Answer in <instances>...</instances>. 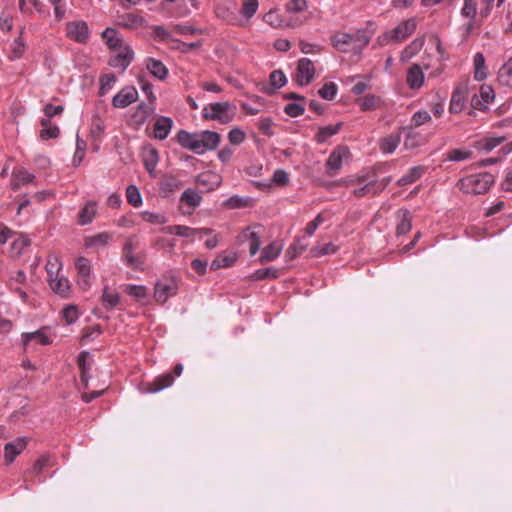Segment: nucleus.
I'll list each match as a JSON object with an SVG mask.
<instances>
[{"label": "nucleus", "instance_id": "412c9836", "mask_svg": "<svg viewBox=\"0 0 512 512\" xmlns=\"http://www.w3.org/2000/svg\"><path fill=\"white\" fill-rule=\"evenodd\" d=\"M196 182L198 185H201L207 188L208 191H211L220 186L221 177L215 172L206 171L197 176Z\"/></svg>", "mask_w": 512, "mask_h": 512}, {"label": "nucleus", "instance_id": "4c0bfd02", "mask_svg": "<svg viewBox=\"0 0 512 512\" xmlns=\"http://www.w3.org/2000/svg\"><path fill=\"white\" fill-rule=\"evenodd\" d=\"M399 222L397 224V235H404L412 228V220L408 210H400L398 214Z\"/></svg>", "mask_w": 512, "mask_h": 512}, {"label": "nucleus", "instance_id": "e2e57ef3", "mask_svg": "<svg viewBox=\"0 0 512 512\" xmlns=\"http://www.w3.org/2000/svg\"><path fill=\"white\" fill-rule=\"evenodd\" d=\"M147 118H148L147 106H146V104L141 103L138 105L137 110L132 115V119L137 125H142L145 123Z\"/></svg>", "mask_w": 512, "mask_h": 512}, {"label": "nucleus", "instance_id": "58836bf2", "mask_svg": "<svg viewBox=\"0 0 512 512\" xmlns=\"http://www.w3.org/2000/svg\"><path fill=\"white\" fill-rule=\"evenodd\" d=\"M400 141V134H390L381 140L380 149L383 153L391 154L396 150Z\"/></svg>", "mask_w": 512, "mask_h": 512}, {"label": "nucleus", "instance_id": "bb28decb", "mask_svg": "<svg viewBox=\"0 0 512 512\" xmlns=\"http://www.w3.org/2000/svg\"><path fill=\"white\" fill-rule=\"evenodd\" d=\"M283 249V245L279 242H272L268 246H266L261 256L259 257V261L261 264L267 263L269 261L275 260L281 253Z\"/></svg>", "mask_w": 512, "mask_h": 512}, {"label": "nucleus", "instance_id": "5701e85b", "mask_svg": "<svg viewBox=\"0 0 512 512\" xmlns=\"http://www.w3.org/2000/svg\"><path fill=\"white\" fill-rule=\"evenodd\" d=\"M146 68L155 78L159 80H165L168 76L167 67L160 60L155 58H148L146 60Z\"/></svg>", "mask_w": 512, "mask_h": 512}, {"label": "nucleus", "instance_id": "dca6fc26", "mask_svg": "<svg viewBox=\"0 0 512 512\" xmlns=\"http://www.w3.org/2000/svg\"><path fill=\"white\" fill-rule=\"evenodd\" d=\"M45 328L33 331V332H25L21 335V342L23 347L26 349L32 342L39 343L41 345H49L52 340L45 333Z\"/></svg>", "mask_w": 512, "mask_h": 512}, {"label": "nucleus", "instance_id": "de8ad7c7", "mask_svg": "<svg viewBox=\"0 0 512 512\" xmlns=\"http://www.w3.org/2000/svg\"><path fill=\"white\" fill-rule=\"evenodd\" d=\"M127 202L134 207L142 205V196L139 189L135 185H130L126 189Z\"/></svg>", "mask_w": 512, "mask_h": 512}, {"label": "nucleus", "instance_id": "7c9ffc66", "mask_svg": "<svg viewBox=\"0 0 512 512\" xmlns=\"http://www.w3.org/2000/svg\"><path fill=\"white\" fill-rule=\"evenodd\" d=\"M102 38L107 46L113 50L123 47V39L118 35V32L108 27L102 32Z\"/></svg>", "mask_w": 512, "mask_h": 512}, {"label": "nucleus", "instance_id": "b1692460", "mask_svg": "<svg viewBox=\"0 0 512 512\" xmlns=\"http://www.w3.org/2000/svg\"><path fill=\"white\" fill-rule=\"evenodd\" d=\"M352 40L349 33H337L331 37L333 47L344 53L351 52Z\"/></svg>", "mask_w": 512, "mask_h": 512}, {"label": "nucleus", "instance_id": "2eb2a0df", "mask_svg": "<svg viewBox=\"0 0 512 512\" xmlns=\"http://www.w3.org/2000/svg\"><path fill=\"white\" fill-rule=\"evenodd\" d=\"M467 98V87L464 85H458L451 96L449 111L452 114L460 113L465 105Z\"/></svg>", "mask_w": 512, "mask_h": 512}, {"label": "nucleus", "instance_id": "f257e3e1", "mask_svg": "<svg viewBox=\"0 0 512 512\" xmlns=\"http://www.w3.org/2000/svg\"><path fill=\"white\" fill-rule=\"evenodd\" d=\"M177 142L185 149L198 155L218 147L221 136L215 131L205 130L198 133H190L186 130H180L177 133Z\"/></svg>", "mask_w": 512, "mask_h": 512}, {"label": "nucleus", "instance_id": "0eeeda50", "mask_svg": "<svg viewBox=\"0 0 512 512\" xmlns=\"http://www.w3.org/2000/svg\"><path fill=\"white\" fill-rule=\"evenodd\" d=\"M77 284L83 290L91 287V262L86 257H78L75 261Z\"/></svg>", "mask_w": 512, "mask_h": 512}, {"label": "nucleus", "instance_id": "3c124183", "mask_svg": "<svg viewBox=\"0 0 512 512\" xmlns=\"http://www.w3.org/2000/svg\"><path fill=\"white\" fill-rule=\"evenodd\" d=\"M472 151L466 149H453L446 154V159L450 161H464L470 159Z\"/></svg>", "mask_w": 512, "mask_h": 512}, {"label": "nucleus", "instance_id": "a211bd4d", "mask_svg": "<svg viewBox=\"0 0 512 512\" xmlns=\"http://www.w3.org/2000/svg\"><path fill=\"white\" fill-rule=\"evenodd\" d=\"M174 382V377L170 373H165L156 377L152 382L146 384L147 393H157L170 387Z\"/></svg>", "mask_w": 512, "mask_h": 512}, {"label": "nucleus", "instance_id": "72a5a7b5", "mask_svg": "<svg viewBox=\"0 0 512 512\" xmlns=\"http://www.w3.org/2000/svg\"><path fill=\"white\" fill-rule=\"evenodd\" d=\"M351 35L353 39L351 52L355 54H360L369 43L370 37L367 35L366 31H357L356 33Z\"/></svg>", "mask_w": 512, "mask_h": 512}, {"label": "nucleus", "instance_id": "e433bc0d", "mask_svg": "<svg viewBox=\"0 0 512 512\" xmlns=\"http://www.w3.org/2000/svg\"><path fill=\"white\" fill-rule=\"evenodd\" d=\"M237 260L234 253H222L211 262V270L232 266Z\"/></svg>", "mask_w": 512, "mask_h": 512}, {"label": "nucleus", "instance_id": "c03bdc74", "mask_svg": "<svg viewBox=\"0 0 512 512\" xmlns=\"http://www.w3.org/2000/svg\"><path fill=\"white\" fill-rule=\"evenodd\" d=\"M45 268L48 277H53L55 275L60 274V271L62 269V262L60 257L56 254L49 255Z\"/></svg>", "mask_w": 512, "mask_h": 512}, {"label": "nucleus", "instance_id": "a878e982", "mask_svg": "<svg viewBox=\"0 0 512 512\" xmlns=\"http://www.w3.org/2000/svg\"><path fill=\"white\" fill-rule=\"evenodd\" d=\"M35 176L25 169H19L13 172L11 186L13 190H18L22 185L33 182Z\"/></svg>", "mask_w": 512, "mask_h": 512}, {"label": "nucleus", "instance_id": "f3484780", "mask_svg": "<svg viewBox=\"0 0 512 512\" xmlns=\"http://www.w3.org/2000/svg\"><path fill=\"white\" fill-rule=\"evenodd\" d=\"M173 120L167 116H160L154 124V137L157 140H165L173 128Z\"/></svg>", "mask_w": 512, "mask_h": 512}, {"label": "nucleus", "instance_id": "c9c22d12", "mask_svg": "<svg viewBox=\"0 0 512 512\" xmlns=\"http://www.w3.org/2000/svg\"><path fill=\"white\" fill-rule=\"evenodd\" d=\"M341 127H342V123L341 122H338V123H336L334 125H328V126L320 127L318 129V132H317L316 136H315L316 141L318 143H324L330 137H332L333 135L337 134L339 132V130L341 129Z\"/></svg>", "mask_w": 512, "mask_h": 512}, {"label": "nucleus", "instance_id": "680f3d73", "mask_svg": "<svg viewBox=\"0 0 512 512\" xmlns=\"http://www.w3.org/2000/svg\"><path fill=\"white\" fill-rule=\"evenodd\" d=\"M286 82L287 78L281 70H275L270 74V83L273 88L280 89Z\"/></svg>", "mask_w": 512, "mask_h": 512}, {"label": "nucleus", "instance_id": "2f4dec72", "mask_svg": "<svg viewBox=\"0 0 512 512\" xmlns=\"http://www.w3.org/2000/svg\"><path fill=\"white\" fill-rule=\"evenodd\" d=\"M425 170L426 168L424 166H414L410 168L409 171L398 180L397 184L399 186L412 184L423 176Z\"/></svg>", "mask_w": 512, "mask_h": 512}, {"label": "nucleus", "instance_id": "9b49d317", "mask_svg": "<svg viewBox=\"0 0 512 512\" xmlns=\"http://www.w3.org/2000/svg\"><path fill=\"white\" fill-rule=\"evenodd\" d=\"M28 440L24 437H18L4 446V459L7 465L13 463L27 447Z\"/></svg>", "mask_w": 512, "mask_h": 512}, {"label": "nucleus", "instance_id": "bf43d9fd", "mask_svg": "<svg viewBox=\"0 0 512 512\" xmlns=\"http://www.w3.org/2000/svg\"><path fill=\"white\" fill-rule=\"evenodd\" d=\"M384 187H385V185H382L381 187L376 189L375 185L373 183H367V184L363 185L360 188L354 189L353 190V195L356 196V197H363V196H365L367 194L375 195L378 192H380L381 190H383Z\"/></svg>", "mask_w": 512, "mask_h": 512}, {"label": "nucleus", "instance_id": "5fc2aeb1", "mask_svg": "<svg viewBox=\"0 0 512 512\" xmlns=\"http://www.w3.org/2000/svg\"><path fill=\"white\" fill-rule=\"evenodd\" d=\"M337 246L332 242L325 244L324 246H315L311 249L313 257H321L328 254H333L337 251Z\"/></svg>", "mask_w": 512, "mask_h": 512}, {"label": "nucleus", "instance_id": "09e8293b", "mask_svg": "<svg viewBox=\"0 0 512 512\" xmlns=\"http://www.w3.org/2000/svg\"><path fill=\"white\" fill-rule=\"evenodd\" d=\"M337 91V85L334 82H328L319 89L318 94L325 100H333L336 97Z\"/></svg>", "mask_w": 512, "mask_h": 512}, {"label": "nucleus", "instance_id": "f8f14e48", "mask_svg": "<svg viewBox=\"0 0 512 512\" xmlns=\"http://www.w3.org/2000/svg\"><path fill=\"white\" fill-rule=\"evenodd\" d=\"M416 21L414 19H408L401 24H399L397 27H395L393 30H391L389 33L384 35V39H393L396 41H401L410 36L416 29Z\"/></svg>", "mask_w": 512, "mask_h": 512}, {"label": "nucleus", "instance_id": "ea45409f", "mask_svg": "<svg viewBox=\"0 0 512 512\" xmlns=\"http://www.w3.org/2000/svg\"><path fill=\"white\" fill-rule=\"evenodd\" d=\"M96 214V203L93 201H89L85 204V206L79 212V223L81 225L90 224L94 216Z\"/></svg>", "mask_w": 512, "mask_h": 512}, {"label": "nucleus", "instance_id": "c756f323", "mask_svg": "<svg viewBox=\"0 0 512 512\" xmlns=\"http://www.w3.org/2000/svg\"><path fill=\"white\" fill-rule=\"evenodd\" d=\"M506 138L504 136L499 137H485L475 142L474 146L479 151L490 152L500 144H502Z\"/></svg>", "mask_w": 512, "mask_h": 512}, {"label": "nucleus", "instance_id": "4be33fe9", "mask_svg": "<svg viewBox=\"0 0 512 512\" xmlns=\"http://www.w3.org/2000/svg\"><path fill=\"white\" fill-rule=\"evenodd\" d=\"M118 24L127 29H138L144 26L145 19L139 14L126 13L119 17Z\"/></svg>", "mask_w": 512, "mask_h": 512}, {"label": "nucleus", "instance_id": "20e7f679", "mask_svg": "<svg viewBox=\"0 0 512 512\" xmlns=\"http://www.w3.org/2000/svg\"><path fill=\"white\" fill-rule=\"evenodd\" d=\"M178 291V280L172 275H164L154 286V299L159 304H164Z\"/></svg>", "mask_w": 512, "mask_h": 512}, {"label": "nucleus", "instance_id": "cd10ccee", "mask_svg": "<svg viewBox=\"0 0 512 512\" xmlns=\"http://www.w3.org/2000/svg\"><path fill=\"white\" fill-rule=\"evenodd\" d=\"M112 239V234L109 232H101L96 235L88 236L85 238V246L88 248L105 247Z\"/></svg>", "mask_w": 512, "mask_h": 512}, {"label": "nucleus", "instance_id": "6e6552de", "mask_svg": "<svg viewBox=\"0 0 512 512\" xmlns=\"http://www.w3.org/2000/svg\"><path fill=\"white\" fill-rule=\"evenodd\" d=\"M315 76V67L308 58H301L297 63L296 82L300 86L309 85Z\"/></svg>", "mask_w": 512, "mask_h": 512}, {"label": "nucleus", "instance_id": "a19ab883", "mask_svg": "<svg viewBox=\"0 0 512 512\" xmlns=\"http://www.w3.org/2000/svg\"><path fill=\"white\" fill-rule=\"evenodd\" d=\"M474 63V78L477 81H482L487 77L485 58L480 52L476 53L473 58Z\"/></svg>", "mask_w": 512, "mask_h": 512}, {"label": "nucleus", "instance_id": "7ed1b4c3", "mask_svg": "<svg viewBox=\"0 0 512 512\" xmlns=\"http://www.w3.org/2000/svg\"><path fill=\"white\" fill-rule=\"evenodd\" d=\"M237 113V107L229 101L207 104L202 109L204 120L218 121L221 124H229Z\"/></svg>", "mask_w": 512, "mask_h": 512}, {"label": "nucleus", "instance_id": "338daca9", "mask_svg": "<svg viewBox=\"0 0 512 512\" xmlns=\"http://www.w3.org/2000/svg\"><path fill=\"white\" fill-rule=\"evenodd\" d=\"M229 142L233 145H240L245 140V133L240 128H233L228 133Z\"/></svg>", "mask_w": 512, "mask_h": 512}, {"label": "nucleus", "instance_id": "f03ea898", "mask_svg": "<svg viewBox=\"0 0 512 512\" xmlns=\"http://www.w3.org/2000/svg\"><path fill=\"white\" fill-rule=\"evenodd\" d=\"M494 183V175L483 172L461 178L457 183V187L463 193L479 195L486 193Z\"/></svg>", "mask_w": 512, "mask_h": 512}, {"label": "nucleus", "instance_id": "13d9d810", "mask_svg": "<svg viewBox=\"0 0 512 512\" xmlns=\"http://www.w3.org/2000/svg\"><path fill=\"white\" fill-rule=\"evenodd\" d=\"M117 81L114 74H107L100 78V94L105 95L109 92Z\"/></svg>", "mask_w": 512, "mask_h": 512}, {"label": "nucleus", "instance_id": "1a4fd4ad", "mask_svg": "<svg viewBox=\"0 0 512 512\" xmlns=\"http://www.w3.org/2000/svg\"><path fill=\"white\" fill-rule=\"evenodd\" d=\"M138 244L135 241V237H129L124 243L122 250V258L127 266L133 269H142L143 261L140 257L134 255V251Z\"/></svg>", "mask_w": 512, "mask_h": 512}, {"label": "nucleus", "instance_id": "c85d7f7f", "mask_svg": "<svg viewBox=\"0 0 512 512\" xmlns=\"http://www.w3.org/2000/svg\"><path fill=\"white\" fill-rule=\"evenodd\" d=\"M425 38L418 37L415 38L402 52L400 55V60L402 62H406L414 57L424 46Z\"/></svg>", "mask_w": 512, "mask_h": 512}, {"label": "nucleus", "instance_id": "393cba45", "mask_svg": "<svg viewBox=\"0 0 512 512\" xmlns=\"http://www.w3.org/2000/svg\"><path fill=\"white\" fill-rule=\"evenodd\" d=\"M424 82V73L418 64H413L408 70L407 84L411 89H419Z\"/></svg>", "mask_w": 512, "mask_h": 512}, {"label": "nucleus", "instance_id": "6e6d98bb", "mask_svg": "<svg viewBox=\"0 0 512 512\" xmlns=\"http://www.w3.org/2000/svg\"><path fill=\"white\" fill-rule=\"evenodd\" d=\"M258 6V0H244L241 8V14L246 19H250L257 12Z\"/></svg>", "mask_w": 512, "mask_h": 512}, {"label": "nucleus", "instance_id": "9d476101", "mask_svg": "<svg viewBox=\"0 0 512 512\" xmlns=\"http://www.w3.org/2000/svg\"><path fill=\"white\" fill-rule=\"evenodd\" d=\"M138 100V91L133 86L122 88L113 98L115 108H125Z\"/></svg>", "mask_w": 512, "mask_h": 512}, {"label": "nucleus", "instance_id": "052dcab7", "mask_svg": "<svg viewBox=\"0 0 512 512\" xmlns=\"http://www.w3.org/2000/svg\"><path fill=\"white\" fill-rule=\"evenodd\" d=\"M422 144L421 136L413 131H409L404 140V146L406 149H414Z\"/></svg>", "mask_w": 512, "mask_h": 512}, {"label": "nucleus", "instance_id": "864d4df0", "mask_svg": "<svg viewBox=\"0 0 512 512\" xmlns=\"http://www.w3.org/2000/svg\"><path fill=\"white\" fill-rule=\"evenodd\" d=\"M477 13L475 0H464L463 7L461 8V15L469 20H474Z\"/></svg>", "mask_w": 512, "mask_h": 512}, {"label": "nucleus", "instance_id": "603ef678", "mask_svg": "<svg viewBox=\"0 0 512 512\" xmlns=\"http://www.w3.org/2000/svg\"><path fill=\"white\" fill-rule=\"evenodd\" d=\"M249 201H250L249 198L234 195L224 201V206L229 209H237V208L246 207L249 204Z\"/></svg>", "mask_w": 512, "mask_h": 512}, {"label": "nucleus", "instance_id": "473e14b6", "mask_svg": "<svg viewBox=\"0 0 512 512\" xmlns=\"http://www.w3.org/2000/svg\"><path fill=\"white\" fill-rule=\"evenodd\" d=\"M497 79L501 85L512 88V56L499 69Z\"/></svg>", "mask_w": 512, "mask_h": 512}, {"label": "nucleus", "instance_id": "774afa93", "mask_svg": "<svg viewBox=\"0 0 512 512\" xmlns=\"http://www.w3.org/2000/svg\"><path fill=\"white\" fill-rule=\"evenodd\" d=\"M63 319L67 324L74 323L78 318L77 307L74 305H69L63 309Z\"/></svg>", "mask_w": 512, "mask_h": 512}, {"label": "nucleus", "instance_id": "4d7b16f0", "mask_svg": "<svg viewBox=\"0 0 512 512\" xmlns=\"http://www.w3.org/2000/svg\"><path fill=\"white\" fill-rule=\"evenodd\" d=\"M378 98L373 94H368L357 100L362 111H369L376 108Z\"/></svg>", "mask_w": 512, "mask_h": 512}, {"label": "nucleus", "instance_id": "0e129e2a", "mask_svg": "<svg viewBox=\"0 0 512 512\" xmlns=\"http://www.w3.org/2000/svg\"><path fill=\"white\" fill-rule=\"evenodd\" d=\"M30 244V240L23 235H20L11 244V249L15 255H20L23 250Z\"/></svg>", "mask_w": 512, "mask_h": 512}, {"label": "nucleus", "instance_id": "f704fd0d", "mask_svg": "<svg viewBox=\"0 0 512 512\" xmlns=\"http://www.w3.org/2000/svg\"><path fill=\"white\" fill-rule=\"evenodd\" d=\"M159 161V155L155 148L147 150L144 156V166L151 177L156 176V166Z\"/></svg>", "mask_w": 512, "mask_h": 512}, {"label": "nucleus", "instance_id": "49530a36", "mask_svg": "<svg viewBox=\"0 0 512 512\" xmlns=\"http://www.w3.org/2000/svg\"><path fill=\"white\" fill-rule=\"evenodd\" d=\"M181 201L191 207H197L202 202V196L193 189H186L181 195Z\"/></svg>", "mask_w": 512, "mask_h": 512}, {"label": "nucleus", "instance_id": "69168bd1", "mask_svg": "<svg viewBox=\"0 0 512 512\" xmlns=\"http://www.w3.org/2000/svg\"><path fill=\"white\" fill-rule=\"evenodd\" d=\"M127 293L135 299H142L147 296V289L143 285H129Z\"/></svg>", "mask_w": 512, "mask_h": 512}, {"label": "nucleus", "instance_id": "4468645a", "mask_svg": "<svg viewBox=\"0 0 512 512\" xmlns=\"http://www.w3.org/2000/svg\"><path fill=\"white\" fill-rule=\"evenodd\" d=\"M495 93L491 86L482 85L479 96L475 95L471 102L475 109L485 111L488 105L494 100Z\"/></svg>", "mask_w": 512, "mask_h": 512}, {"label": "nucleus", "instance_id": "423d86ee", "mask_svg": "<svg viewBox=\"0 0 512 512\" xmlns=\"http://www.w3.org/2000/svg\"><path fill=\"white\" fill-rule=\"evenodd\" d=\"M66 36L77 43L84 44L90 38V29L85 21H70L66 23Z\"/></svg>", "mask_w": 512, "mask_h": 512}, {"label": "nucleus", "instance_id": "39448f33", "mask_svg": "<svg viewBox=\"0 0 512 512\" xmlns=\"http://www.w3.org/2000/svg\"><path fill=\"white\" fill-rule=\"evenodd\" d=\"M350 158V151L346 146L336 147L329 155L326 170L329 176H335L340 171L344 161Z\"/></svg>", "mask_w": 512, "mask_h": 512}, {"label": "nucleus", "instance_id": "aec40b11", "mask_svg": "<svg viewBox=\"0 0 512 512\" xmlns=\"http://www.w3.org/2000/svg\"><path fill=\"white\" fill-rule=\"evenodd\" d=\"M166 229H167L168 233H170V234H174V235L181 236V237H187V238L193 237L197 234L207 235L212 232V230L208 229V228L195 229V228H190V227L184 226V225L168 226Z\"/></svg>", "mask_w": 512, "mask_h": 512}, {"label": "nucleus", "instance_id": "ddd939ff", "mask_svg": "<svg viewBox=\"0 0 512 512\" xmlns=\"http://www.w3.org/2000/svg\"><path fill=\"white\" fill-rule=\"evenodd\" d=\"M118 49L119 52L110 58L109 65L113 68H121L122 71H125L134 58V52L128 45Z\"/></svg>", "mask_w": 512, "mask_h": 512}, {"label": "nucleus", "instance_id": "37998d69", "mask_svg": "<svg viewBox=\"0 0 512 512\" xmlns=\"http://www.w3.org/2000/svg\"><path fill=\"white\" fill-rule=\"evenodd\" d=\"M181 186L180 180L175 176H165L160 183V191L165 195H168Z\"/></svg>", "mask_w": 512, "mask_h": 512}, {"label": "nucleus", "instance_id": "6ab92c4d", "mask_svg": "<svg viewBox=\"0 0 512 512\" xmlns=\"http://www.w3.org/2000/svg\"><path fill=\"white\" fill-rule=\"evenodd\" d=\"M48 283L51 290L62 297H66L70 291V282L63 275H55L53 277H48Z\"/></svg>", "mask_w": 512, "mask_h": 512}, {"label": "nucleus", "instance_id": "a18cd8bd", "mask_svg": "<svg viewBox=\"0 0 512 512\" xmlns=\"http://www.w3.org/2000/svg\"><path fill=\"white\" fill-rule=\"evenodd\" d=\"M105 132V122L104 120L98 116L94 115L91 122L90 134L93 139H100Z\"/></svg>", "mask_w": 512, "mask_h": 512}, {"label": "nucleus", "instance_id": "79ce46f5", "mask_svg": "<svg viewBox=\"0 0 512 512\" xmlns=\"http://www.w3.org/2000/svg\"><path fill=\"white\" fill-rule=\"evenodd\" d=\"M307 247V241L304 238H298L288 247L286 251V257L289 260H293L302 254L307 249Z\"/></svg>", "mask_w": 512, "mask_h": 512}, {"label": "nucleus", "instance_id": "8fccbe9b", "mask_svg": "<svg viewBox=\"0 0 512 512\" xmlns=\"http://www.w3.org/2000/svg\"><path fill=\"white\" fill-rule=\"evenodd\" d=\"M102 300L107 308H114L119 304L120 298L118 293L109 291L108 287H104Z\"/></svg>", "mask_w": 512, "mask_h": 512}]
</instances>
